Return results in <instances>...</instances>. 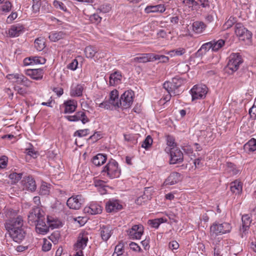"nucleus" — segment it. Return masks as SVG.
Returning a JSON list of instances; mask_svg holds the SVG:
<instances>
[{
    "mask_svg": "<svg viewBox=\"0 0 256 256\" xmlns=\"http://www.w3.org/2000/svg\"><path fill=\"white\" fill-rule=\"evenodd\" d=\"M28 222L31 226H35L36 232L40 234H46L51 225L47 226L44 222L45 218L43 212H41L38 206H34L28 215Z\"/></svg>",
    "mask_w": 256,
    "mask_h": 256,
    "instance_id": "f257e3e1",
    "label": "nucleus"
},
{
    "mask_svg": "<svg viewBox=\"0 0 256 256\" xmlns=\"http://www.w3.org/2000/svg\"><path fill=\"white\" fill-rule=\"evenodd\" d=\"M6 216L8 219L6 221L4 226L8 232L24 227L22 217L15 212L10 211Z\"/></svg>",
    "mask_w": 256,
    "mask_h": 256,
    "instance_id": "f03ea898",
    "label": "nucleus"
},
{
    "mask_svg": "<svg viewBox=\"0 0 256 256\" xmlns=\"http://www.w3.org/2000/svg\"><path fill=\"white\" fill-rule=\"evenodd\" d=\"M102 172H106L111 178L120 176V170L118 167V163L114 160H111L104 167Z\"/></svg>",
    "mask_w": 256,
    "mask_h": 256,
    "instance_id": "7ed1b4c3",
    "label": "nucleus"
},
{
    "mask_svg": "<svg viewBox=\"0 0 256 256\" xmlns=\"http://www.w3.org/2000/svg\"><path fill=\"white\" fill-rule=\"evenodd\" d=\"M243 62L242 56L238 53H232L229 57L226 68L231 70V74L236 71Z\"/></svg>",
    "mask_w": 256,
    "mask_h": 256,
    "instance_id": "20e7f679",
    "label": "nucleus"
},
{
    "mask_svg": "<svg viewBox=\"0 0 256 256\" xmlns=\"http://www.w3.org/2000/svg\"><path fill=\"white\" fill-rule=\"evenodd\" d=\"M232 226L229 223L224 222L218 224L214 222L210 228V233L212 236H217L230 232Z\"/></svg>",
    "mask_w": 256,
    "mask_h": 256,
    "instance_id": "39448f33",
    "label": "nucleus"
},
{
    "mask_svg": "<svg viewBox=\"0 0 256 256\" xmlns=\"http://www.w3.org/2000/svg\"><path fill=\"white\" fill-rule=\"evenodd\" d=\"M192 100L202 99L206 97L208 88L205 85H196L190 90Z\"/></svg>",
    "mask_w": 256,
    "mask_h": 256,
    "instance_id": "423d86ee",
    "label": "nucleus"
},
{
    "mask_svg": "<svg viewBox=\"0 0 256 256\" xmlns=\"http://www.w3.org/2000/svg\"><path fill=\"white\" fill-rule=\"evenodd\" d=\"M134 96V92L132 90L124 92L120 99L119 107H122L124 108L130 107L133 102Z\"/></svg>",
    "mask_w": 256,
    "mask_h": 256,
    "instance_id": "0eeeda50",
    "label": "nucleus"
},
{
    "mask_svg": "<svg viewBox=\"0 0 256 256\" xmlns=\"http://www.w3.org/2000/svg\"><path fill=\"white\" fill-rule=\"evenodd\" d=\"M235 33L242 40H250L252 38L251 32L246 28L241 23L236 24Z\"/></svg>",
    "mask_w": 256,
    "mask_h": 256,
    "instance_id": "6e6552de",
    "label": "nucleus"
},
{
    "mask_svg": "<svg viewBox=\"0 0 256 256\" xmlns=\"http://www.w3.org/2000/svg\"><path fill=\"white\" fill-rule=\"evenodd\" d=\"M126 233L130 239H140L144 233V227L142 224L134 225L130 228L126 230Z\"/></svg>",
    "mask_w": 256,
    "mask_h": 256,
    "instance_id": "1a4fd4ad",
    "label": "nucleus"
},
{
    "mask_svg": "<svg viewBox=\"0 0 256 256\" xmlns=\"http://www.w3.org/2000/svg\"><path fill=\"white\" fill-rule=\"evenodd\" d=\"M168 150L170 152V164H175L183 162L184 155L182 151L178 148H172Z\"/></svg>",
    "mask_w": 256,
    "mask_h": 256,
    "instance_id": "9d476101",
    "label": "nucleus"
},
{
    "mask_svg": "<svg viewBox=\"0 0 256 256\" xmlns=\"http://www.w3.org/2000/svg\"><path fill=\"white\" fill-rule=\"evenodd\" d=\"M84 200L81 195H77L70 198L66 202L67 206L71 209H80Z\"/></svg>",
    "mask_w": 256,
    "mask_h": 256,
    "instance_id": "9b49d317",
    "label": "nucleus"
},
{
    "mask_svg": "<svg viewBox=\"0 0 256 256\" xmlns=\"http://www.w3.org/2000/svg\"><path fill=\"white\" fill-rule=\"evenodd\" d=\"M10 237L16 242L20 243L26 236L24 227L8 232Z\"/></svg>",
    "mask_w": 256,
    "mask_h": 256,
    "instance_id": "f8f14e48",
    "label": "nucleus"
},
{
    "mask_svg": "<svg viewBox=\"0 0 256 256\" xmlns=\"http://www.w3.org/2000/svg\"><path fill=\"white\" fill-rule=\"evenodd\" d=\"M88 234L86 232H80L78 236L76 243L74 244L76 250H82L87 245Z\"/></svg>",
    "mask_w": 256,
    "mask_h": 256,
    "instance_id": "ddd939ff",
    "label": "nucleus"
},
{
    "mask_svg": "<svg viewBox=\"0 0 256 256\" xmlns=\"http://www.w3.org/2000/svg\"><path fill=\"white\" fill-rule=\"evenodd\" d=\"M122 208V206L118 200H109L106 205V210L108 212H116Z\"/></svg>",
    "mask_w": 256,
    "mask_h": 256,
    "instance_id": "4468645a",
    "label": "nucleus"
},
{
    "mask_svg": "<svg viewBox=\"0 0 256 256\" xmlns=\"http://www.w3.org/2000/svg\"><path fill=\"white\" fill-rule=\"evenodd\" d=\"M24 188L31 192H34L36 190V186L35 180L31 176H28L24 178L22 182Z\"/></svg>",
    "mask_w": 256,
    "mask_h": 256,
    "instance_id": "2eb2a0df",
    "label": "nucleus"
},
{
    "mask_svg": "<svg viewBox=\"0 0 256 256\" xmlns=\"http://www.w3.org/2000/svg\"><path fill=\"white\" fill-rule=\"evenodd\" d=\"M112 228L110 225H102L100 226V232L103 240L106 242L109 239L112 234Z\"/></svg>",
    "mask_w": 256,
    "mask_h": 256,
    "instance_id": "dca6fc26",
    "label": "nucleus"
},
{
    "mask_svg": "<svg viewBox=\"0 0 256 256\" xmlns=\"http://www.w3.org/2000/svg\"><path fill=\"white\" fill-rule=\"evenodd\" d=\"M84 212L90 214H96L102 212V207L98 204H91L90 206L84 208Z\"/></svg>",
    "mask_w": 256,
    "mask_h": 256,
    "instance_id": "f3484780",
    "label": "nucleus"
},
{
    "mask_svg": "<svg viewBox=\"0 0 256 256\" xmlns=\"http://www.w3.org/2000/svg\"><path fill=\"white\" fill-rule=\"evenodd\" d=\"M26 74L27 75L35 80H41L43 76V70L41 68L28 70Z\"/></svg>",
    "mask_w": 256,
    "mask_h": 256,
    "instance_id": "a211bd4d",
    "label": "nucleus"
},
{
    "mask_svg": "<svg viewBox=\"0 0 256 256\" xmlns=\"http://www.w3.org/2000/svg\"><path fill=\"white\" fill-rule=\"evenodd\" d=\"M23 32V26L18 24L11 26L8 30V34L10 37H16L19 36Z\"/></svg>",
    "mask_w": 256,
    "mask_h": 256,
    "instance_id": "6ab92c4d",
    "label": "nucleus"
},
{
    "mask_svg": "<svg viewBox=\"0 0 256 256\" xmlns=\"http://www.w3.org/2000/svg\"><path fill=\"white\" fill-rule=\"evenodd\" d=\"M164 88L166 89L170 96L179 94V91L176 86L173 84L172 82H166L163 84Z\"/></svg>",
    "mask_w": 256,
    "mask_h": 256,
    "instance_id": "aec40b11",
    "label": "nucleus"
},
{
    "mask_svg": "<svg viewBox=\"0 0 256 256\" xmlns=\"http://www.w3.org/2000/svg\"><path fill=\"white\" fill-rule=\"evenodd\" d=\"M242 228L240 230H242V237L243 238L246 234V232L249 228L252 222V219L248 214H244L242 216Z\"/></svg>",
    "mask_w": 256,
    "mask_h": 256,
    "instance_id": "412c9836",
    "label": "nucleus"
},
{
    "mask_svg": "<svg viewBox=\"0 0 256 256\" xmlns=\"http://www.w3.org/2000/svg\"><path fill=\"white\" fill-rule=\"evenodd\" d=\"M180 174L178 172H172L168 178L165 180L164 184L166 185H173L180 180Z\"/></svg>",
    "mask_w": 256,
    "mask_h": 256,
    "instance_id": "4be33fe9",
    "label": "nucleus"
},
{
    "mask_svg": "<svg viewBox=\"0 0 256 256\" xmlns=\"http://www.w3.org/2000/svg\"><path fill=\"white\" fill-rule=\"evenodd\" d=\"M65 109L64 113H72L76 110L77 107V102L74 100H70L64 104Z\"/></svg>",
    "mask_w": 256,
    "mask_h": 256,
    "instance_id": "5701e85b",
    "label": "nucleus"
},
{
    "mask_svg": "<svg viewBox=\"0 0 256 256\" xmlns=\"http://www.w3.org/2000/svg\"><path fill=\"white\" fill-rule=\"evenodd\" d=\"M108 102L114 106L119 108L120 100L118 99V92L117 90H114L110 92Z\"/></svg>",
    "mask_w": 256,
    "mask_h": 256,
    "instance_id": "b1692460",
    "label": "nucleus"
},
{
    "mask_svg": "<svg viewBox=\"0 0 256 256\" xmlns=\"http://www.w3.org/2000/svg\"><path fill=\"white\" fill-rule=\"evenodd\" d=\"M106 160V156L98 154L92 158V163L96 166H100L104 164Z\"/></svg>",
    "mask_w": 256,
    "mask_h": 256,
    "instance_id": "393cba45",
    "label": "nucleus"
},
{
    "mask_svg": "<svg viewBox=\"0 0 256 256\" xmlns=\"http://www.w3.org/2000/svg\"><path fill=\"white\" fill-rule=\"evenodd\" d=\"M46 62V60L42 57H32L28 58H25L24 62L25 65H28L32 63L36 64H44Z\"/></svg>",
    "mask_w": 256,
    "mask_h": 256,
    "instance_id": "a878e982",
    "label": "nucleus"
},
{
    "mask_svg": "<svg viewBox=\"0 0 256 256\" xmlns=\"http://www.w3.org/2000/svg\"><path fill=\"white\" fill-rule=\"evenodd\" d=\"M192 28L194 32L200 34L206 28V25L202 22L196 21L193 22Z\"/></svg>",
    "mask_w": 256,
    "mask_h": 256,
    "instance_id": "bb28decb",
    "label": "nucleus"
},
{
    "mask_svg": "<svg viewBox=\"0 0 256 256\" xmlns=\"http://www.w3.org/2000/svg\"><path fill=\"white\" fill-rule=\"evenodd\" d=\"M122 75L118 72H115L110 76V84L111 86H115L120 82Z\"/></svg>",
    "mask_w": 256,
    "mask_h": 256,
    "instance_id": "cd10ccee",
    "label": "nucleus"
},
{
    "mask_svg": "<svg viewBox=\"0 0 256 256\" xmlns=\"http://www.w3.org/2000/svg\"><path fill=\"white\" fill-rule=\"evenodd\" d=\"M166 10V8L163 4H158L156 6H148L146 10L147 12H159L162 13Z\"/></svg>",
    "mask_w": 256,
    "mask_h": 256,
    "instance_id": "c85d7f7f",
    "label": "nucleus"
},
{
    "mask_svg": "<svg viewBox=\"0 0 256 256\" xmlns=\"http://www.w3.org/2000/svg\"><path fill=\"white\" fill-rule=\"evenodd\" d=\"M66 34L62 32H53L50 34L48 38L52 42H56L64 38Z\"/></svg>",
    "mask_w": 256,
    "mask_h": 256,
    "instance_id": "c756f323",
    "label": "nucleus"
},
{
    "mask_svg": "<svg viewBox=\"0 0 256 256\" xmlns=\"http://www.w3.org/2000/svg\"><path fill=\"white\" fill-rule=\"evenodd\" d=\"M153 54H144L140 56L136 57L134 58V60L139 62H146L149 61L153 60Z\"/></svg>",
    "mask_w": 256,
    "mask_h": 256,
    "instance_id": "7c9ffc66",
    "label": "nucleus"
},
{
    "mask_svg": "<svg viewBox=\"0 0 256 256\" xmlns=\"http://www.w3.org/2000/svg\"><path fill=\"white\" fill-rule=\"evenodd\" d=\"M84 86L78 84L70 90V96H81L82 95Z\"/></svg>",
    "mask_w": 256,
    "mask_h": 256,
    "instance_id": "2f4dec72",
    "label": "nucleus"
},
{
    "mask_svg": "<svg viewBox=\"0 0 256 256\" xmlns=\"http://www.w3.org/2000/svg\"><path fill=\"white\" fill-rule=\"evenodd\" d=\"M98 52V49L96 47L92 46H86L84 50L86 57L90 58H94Z\"/></svg>",
    "mask_w": 256,
    "mask_h": 256,
    "instance_id": "473e14b6",
    "label": "nucleus"
},
{
    "mask_svg": "<svg viewBox=\"0 0 256 256\" xmlns=\"http://www.w3.org/2000/svg\"><path fill=\"white\" fill-rule=\"evenodd\" d=\"M246 151L254 152L256 150V139L254 138L250 139L244 146Z\"/></svg>",
    "mask_w": 256,
    "mask_h": 256,
    "instance_id": "72a5a7b5",
    "label": "nucleus"
},
{
    "mask_svg": "<svg viewBox=\"0 0 256 256\" xmlns=\"http://www.w3.org/2000/svg\"><path fill=\"white\" fill-rule=\"evenodd\" d=\"M230 190L233 193L239 194L242 190V184L238 181H234L230 184Z\"/></svg>",
    "mask_w": 256,
    "mask_h": 256,
    "instance_id": "f704fd0d",
    "label": "nucleus"
},
{
    "mask_svg": "<svg viewBox=\"0 0 256 256\" xmlns=\"http://www.w3.org/2000/svg\"><path fill=\"white\" fill-rule=\"evenodd\" d=\"M212 46V50L214 52H216L218 50H220L221 48H222L225 42L223 40H219L217 41L213 40L211 41Z\"/></svg>",
    "mask_w": 256,
    "mask_h": 256,
    "instance_id": "c9c22d12",
    "label": "nucleus"
},
{
    "mask_svg": "<svg viewBox=\"0 0 256 256\" xmlns=\"http://www.w3.org/2000/svg\"><path fill=\"white\" fill-rule=\"evenodd\" d=\"M34 46L38 50H42L46 46L44 38H37L34 41Z\"/></svg>",
    "mask_w": 256,
    "mask_h": 256,
    "instance_id": "e433bc0d",
    "label": "nucleus"
},
{
    "mask_svg": "<svg viewBox=\"0 0 256 256\" xmlns=\"http://www.w3.org/2000/svg\"><path fill=\"white\" fill-rule=\"evenodd\" d=\"M14 77L18 80L17 82L28 87L30 86L31 82L24 76L15 75Z\"/></svg>",
    "mask_w": 256,
    "mask_h": 256,
    "instance_id": "4c0bfd02",
    "label": "nucleus"
},
{
    "mask_svg": "<svg viewBox=\"0 0 256 256\" xmlns=\"http://www.w3.org/2000/svg\"><path fill=\"white\" fill-rule=\"evenodd\" d=\"M84 116V112H78L74 116H66L65 118L69 121L70 122H76L82 118V116Z\"/></svg>",
    "mask_w": 256,
    "mask_h": 256,
    "instance_id": "58836bf2",
    "label": "nucleus"
},
{
    "mask_svg": "<svg viewBox=\"0 0 256 256\" xmlns=\"http://www.w3.org/2000/svg\"><path fill=\"white\" fill-rule=\"evenodd\" d=\"M22 174L12 172L9 174L8 178L11 180V184L17 183L22 178Z\"/></svg>",
    "mask_w": 256,
    "mask_h": 256,
    "instance_id": "ea45409f",
    "label": "nucleus"
},
{
    "mask_svg": "<svg viewBox=\"0 0 256 256\" xmlns=\"http://www.w3.org/2000/svg\"><path fill=\"white\" fill-rule=\"evenodd\" d=\"M172 82L173 84H174V85L176 86L178 90L182 85L184 84L186 82L185 80L178 76H176L172 78Z\"/></svg>",
    "mask_w": 256,
    "mask_h": 256,
    "instance_id": "a19ab883",
    "label": "nucleus"
},
{
    "mask_svg": "<svg viewBox=\"0 0 256 256\" xmlns=\"http://www.w3.org/2000/svg\"><path fill=\"white\" fill-rule=\"evenodd\" d=\"M164 222V218H160L152 220H149L148 223L150 226H151L152 227L158 228L160 224Z\"/></svg>",
    "mask_w": 256,
    "mask_h": 256,
    "instance_id": "79ce46f5",
    "label": "nucleus"
},
{
    "mask_svg": "<svg viewBox=\"0 0 256 256\" xmlns=\"http://www.w3.org/2000/svg\"><path fill=\"white\" fill-rule=\"evenodd\" d=\"M212 46L211 42L203 44L200 49L198 51L197 54L202 52V54H206V52L209 50L210 48L212 49Z\"/></svg>",
    "mask_w": 256,
    "mask_h": 256,
    "instance_id": "37998d69",
    "label": "nucleus"
},
{
    "mask_svg": "<svg viewBox=\"0 0 256 256\" xmlns=\"http://www.w3.org/2000/svg\"><path fill=\"white\" fill-rule=\"evenodd\" d=\"M236 22V18L230 16L223 26L224 30L231 28Z\"/></svg>",
    "mask_w": 256,
    "mask_h": 256,
    "instance_id": "c03bdc74",
    "label": "nucleus"
},
{
    "mask_svg": "<svg viewBox=\"0 0 256 256\" xmlns=\"http://www.w3.org/2000/svg\"><path fill=\"white\" fill-rule=\"evenodd\" d=\"M152 143V139L150 136H146V139L143 141L142 146L146 149L150 148Z\"/></svg>",
    "mask_w": 256,
    "mask_h": 256,
    "instance_id": "a18cd8bd",
    "label": "nucleus"
},
{
    "mask_svg": "<svg viewBox=\"0 0 256 256\" xmlns=\"http://www.w3.org/2000/svg\"><path fill=\"white\" fill-rule=\"evenodd\" d=\"M186 52V50L184 48H179L176 50H170L169 52L170 54L172 56H182Z\"/></svg>",
    "mask_w": 256,
    "mask_h": 256,
    "instance_id": "49530a36",
    "label": "nucleus"
},
{
    "mask_svg": "<svg viewBox=\"0 0 256 256\" xmlns=\"http://www.w3.org/2000/svg\"><path fill=\"white\" fill-rule=\"evenodd\" d=\"M182 3L192 10H194V8L198 5V3L194 0H184Z\"/></svg>",
    "mask_w": 256,
    "mask_h": 256,
    "instance_id": "de8ad7c7",
    "label": "nucleus"
},
{
    "mask_svg": "<svg viewBox=\"0 0 256 256\" xmlns=\"http://www.w3.org/2000/svg\"><path fill=\"white\" fill-rule=\"evenodd\" d=\"M111 6L108 4H105L102 5H101L99 8H98V10H100V12H102L103 13H106L109 12L111 10Z\"/></svg>",
    "mask_w": 256,
    "mask_h": 256,
    "instance_id": "09e8293b",
    "label": "nucleus"
},
{
    "mask_svg": "<svg viewBox=\"0 0 256 256\" xmlns=\"http://www.w3.org/2000/svg\"><path fill=\"white\" fill-rule=\"evenodd\" d=\"M159 60L162 62H167L169 60V58L164 55H156L154 54L153 60Z\"/></svg>",
    "mask_w": 256,
    "mask_h": 256,
    "instance_id": "8fccbe9b",
    "label": "nucleus"
},
{
    "mask_svg": "<svg viewBox=\"0 0 256 256\" xmlns=\"http://www.w3.org/2000/svg\"><path fill=\"white\" fill-rule=\"evenodd\" d=\"M53 4L56 8H59L64 12H66L67 10L66 6H64V4L61 2L55 0L53 2Z\"/></svg>",
    "mask_w": 256,
    "mask_h": 256,
    "instance_id": "3c124183",
    "label": "nucleus"
},
{
    "mask_svg": "<svg viewBox=\"0 0 256 256\" xmlns=\"http://www.w3.org/2000/svg\"><path fill=\"white\" fill-rule=\"evenodd\" d=\"M89 132L88 129H84L76 130L74 134V136H78V137H82L86 136L88 134Z\"/></svg>",
    "mask_w": 256,
    "mask_h": 256,
    "instance_id": "603ef678",
    "label": "nucleus"
},
{
    "mask_svg": "<svg viewBox=\"0 0 256 256\" xmlns=\"http://www.w3.org/2000/svg\"><path fill=\"white\" fill-rule=\"evenodd\" d=\"M166 142L167 144L170 147L172 148H176V143L174 142V138L173 136H168L166 137Z\"/></svg>",
    "mask_w": 256,
    "mask_h": 256,
    "instance_id": "864d4df0",
    "label": "nucleus"
},
{
    "mask_svg": "<svg viewBox=\"0 0 256 256\" xmlns=\"http://www.w3.org/2000/svg\"><path fill=\"white\" fill-rule=\"evenodd\" d=\"M52 247V244L50 242L46 239L44 240V243L42 246V250L44 252H48L50 250Z\"/></svg>",
    "mask_w": 256,
    "mask_h": 256,
    "instance_id": "5fc2aeb1",
    "label": "nucleus"
},
{
    "mask_svg": "<svg viewBox=\"0 0 256 256\" xmlns=\"http://www.w3.org/2000/svg\"><path fill=\"white\" fill-rule=\"evenodd\" d=\"M49 187L46 184H42L40 188V193L41 195H47L49 194Z\"/></svg>",
    "mask_w": 256,
    "mask_h": 256,
    "instance_id": "6e6d98bb",
    "label": "nucleus"
},
{
    "mask_svg": "<svg viewBox=\"0 0 256 256\" xmlns=\"http://www.w3.org/2000/svg\"><path fill=\"white\" fill-rule=\"evenodd\" d=\"M78 66V62L76 60H74L70 64L68 65V68L71 70H76Z\"/></svg>",
    "mask_w": 256,
    "mask_h": 256,
    "instance_id": "4d7b16f0",
    "label": "nucleus"
},
{
    "mask_svg": "<svg viewBox=\"0 0 256 256\" xmlns=\"http://www.w3.org/2000/svg\"><path fill=\"white\" fill-rule=\"evenodd\" d=\"M12 6V4L10 2H6L2 6V10L9 12L11 10Z\"/></svg>",
    "mask_w": 256,
    "mask_h": 256,
    "instance_id": "13d9d810",
    "label": "nucleus"
},
{
    "mask_svg": "<svg viewBox=\"0 0 256 256\" xmlns=\"http://www.w3.org/2000/svg\"><path fill=\"white\" fill-rule=\"evenodd\" d=\"M101 138V134H100V132H95L94 134L91 136L88 140H93L94 142H96L100 138Z\"/></svg>",
    "mask_w": 256,
    "mask_h": 256,
    "instance_id": "bf43d9fd",
    "label": "nucleus"
},
{
    "mask_svg": "<svg viewBox=\"0 0 256 256\" xmlns=\"http://www.w3.org/2000/svg\"><path fill=\"white\" fill-rule=\"evenodd\" d=\"M90 20L94 22H100L102 18L97 14H94L90 17Z\"/></svg>",
    "mask_w": 256,
    "mask_h": 256,
    "instance_id": "052dcab7",
    "label": "nucleus"
},
{
    "mask_svg": "<svg viewBox=\"0 0 256 256\" xmlns=\"http://www.w3.org/2000/svg\"><path fill=\"white\" fill-rule=\"evenodd\" d=\"M110 103L109 102L106 101L102 102L99 104V107L104 108L106 110L111 109Z\"/></svg>",
    "mask_w": 256,
    "mask_h": 256,
    "instance_id": "680f3d73",
    "label": "nucleus"
},
{
    "mask_svg": "<svg viewBox=\"0 0 256 256\" xmlns=\"http://www.w3.org/2000/svg\"><path fill=\"white\" fill-rule=\"evenodd\" d=\"M7 166V158L4 156L0 158V168H4Z\"/></svg>",
    "mask_w": 256,
    "mask_h": 256,
    "instance_id": "e2e57ef3",
    "label": "nucleus"
},
{
    "mask_svg": "<svg viewBox=\"0 0 256 256\" xmlns=\"http://www.w3.org/2000/svg\"><path fill=\"white\" fill-rule=\"evenodd\" d=\"M178 247L179 244L176 241H172L169 244V248L172 250H176Z\"/></svg>",
    "mask_w": 256,
    "mask_h": 256,
    "instance_id": "0e129e2a",
    "label": "nucleus"
},
{
    "mask_svg": "<svg viewBox=\"0 0 256 256\" xmlns=\"http://www.w3.org/2000/svg\"><path fill=\"white\" fill-rule=\"evenodd\" d=\"M130 248L134 251H140V248L139 246L134 242H132L130 244Z\"/></svg>",
    "mask_w": 256,
    "mask_h": 256,
    "instance_id": "69168bd1",
    "label": "nucleus"
},
{
    "mask_svg": "<svg viewBox=\"0 0 256 256\" xmlns=\"http://www.w3.org/2000/svg\"><path fill=\"white\" fill-rule=\"evenodd\" d=\"M53 91L58 96H60L64 93V90L62 88H54Z\"/></svg>",
    "mask_w": 256,
    "mask_h": 256,
    "instance_id": "338daca9",
    "label": "nucleus"
},
{
    "mask_svg": "<svg viewBox=\"0 0 256 256\" xmlns=\"http://www.w3.org/2000/svg\"><path fill=\"white\" fill-rule=\"evenodd\" d=\"M122 246L121 245H117L116 248L114 251L118 254L119 256L121 255L122 254Z\"/></svg>",
    "mask_w": 256,
    "mask_h": 256,
    "instance_id": "774afa93",
    "label": "nucleus"
}]
</instances>
